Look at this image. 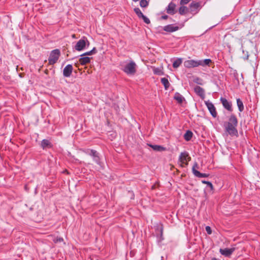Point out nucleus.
Returning a JSON list of instances; mask_svg holds the SVG:
<instances>
[{
  "label": "nucleus",
  "mask_w": 260,
  "mask_h": 260,
  "mask_svg": "<svg viewBox=\"0 0 260 260\" xmlns=\"http://www.w3.org/2000/svg\"><path fill=\"white\" fill-rule=\"evenodd\" d=\"M85 153L90 156L93 160L97 165H101V158L100 153L96 150L93 149H87L85 151Z\"/></svg>",
  "instance_id": "nucleus-1"
},
{
  "label": "nucleus",
  "mask_w": 260,
  "mask_h": 260,
  "mask_svg": "<svg viewBox=\"0 0 260 260\" xmlns=\"http://www.w3.org/2000/svg\"><path fill=\"white\" fill-rule=\"evenodd\" d=\"M136 63L133 60L127 63L123 68V71L128 75H134L136 72Z\"/></svg>",
  "instance_id": "nucleus-2"
},
{
  "label": "nucleus",
  "mask_w": 260,
  "mask_h": 260,
  "mask_svg": "<svg viewBox=\"0 0 260 260\" xmlns=\"http://www.w3.org/2000/svg\"><path fill=\"white\" fill-rule=\"evenodd\" d=\"M60 55V50L58 49L53 50L51 51L48 58L49 64L53 65L57 62Z\"/></svg>",
  "instance_id": "nucleus-3"
},
{
  "label": "nucleus",
  "mask_w": 260,
  "mask_h": 260,
  "mask_svg": "<svg viewBox=\"0 0 260 260\" xmlns=\"http://www.w3.org/2000/svg\"><path fill=\"white\" fill-rule=\"evenodd\" d=\"M86 45L88 47L89 45V42L87 38L84 37L77 42L76 45L74 47V49L77 51H80L85 48Z\"/></svg>",
  "instance_id": "nucleus-4"
},
{
  "label": "nucleus",
  "mask_w": 260,
  "mask_h": 260,
  "mask_svg": "<svg viewBox=\"0 0 260 260\" xmlns=\"http://www.w3.org/2000/svg\"><path fill=\"white\" fill-rule=\"evenodd\" d=\"M224 127L225 132H227L228 134L231 136L237 137L238 136V132L237 129V126L224 122Z\"/></svg>",
  "instance_id": "nucleus-5"
},
{
  "label": "nucleus",
  "mask_w": 260,
  "mask_h": 260,
  "mask_svg": "<svg viewBox=\"0 0 260 260\" xmlns=\"http://www.w3.org/2000/svg\"><path fill=\"white\" fill-rule=\"evenodd\" d=\"M205 104L208 108L210 114L214 118L217 117V113L216 112V108L214 104L209 100L205 101Z\"/></svg>",
  "instance_id": "nucleus-6"
},
{
  "label": "nucleus",
  "mask_w": 260,
  "mask_h": 260,
  "mask_svg": "<svg viewBox=\"0 0 260 260\" xmlns=\"http://www.w3.org/2000/svg\"><path fill=\"white\" fill-rule=\"evenodd\" d=\"M196 168H198V165L197 162H195L192 167V171L193 175L198 178H204V177H208L209 176V174L206 173H202L196 170Z\"/></svg>",
  "instance_id": "nucleus-7"
},
{
  "label": "nucleus",
  "mask_w": 260,
  "mask_h": 260,
  "mask_svg": "<svg viewBox=\"0 0 260 260\" xmlns=\"http://www.w3.org/2000/svg\"><path fill=\"white\" fill-rule=\"evenodd\" d=\"M184 66L186 68H193L198 67L199 66L198 60H185L183 63Z\"/></svg>",
  "instance_id": "nucleus-8"
},
{
  "label": "nucleus",
  "mask_w": 260,
  "mask_h": 260,
  "mask_svg": "<svg viewBox=\"0 0 260 260\" xmlns=\"http://www.w3.org/2000/svg\"><path fill=\"white\" fill-rule=\"evenodd\" d=\"M220 101L221 102L223 107L230 112L233 111L232 104L230 101H228L226 99L224 98H220Z\"/></svg>",
  "instance_id": "nucleus-9"
},
{
  "label": "nucleus",
  "mask_w": 260,
  "mask_h": 260,
  "mask_svg": "<svg viewBox=\"0 0 260 260\" xmlns=\"http://www.w3.org/2000/svg\"><path fill=\"white\" fill-rule=\"evenodd\" d=\"M176 7V4L171 2L169 4L168 6L166 8L167 13L170 15L175 14L177 12Z\"/></svg>",
  "instance_id": "nucleus-10"
},
{
  "label": "nucleus",
  "mask_w": 260,
  "mask_h": 260,
  "mask_svg": "<svg viewBox=\"0 0 260 260\" xmlns=\"http://www.w3.org/2000/svg\"><path fill=\"white\" fill-rule=\"evenodd\" d=\"M156 231H157V233L156 234V237L157 238V242L158 243H160L163 240V228L162 226H158L155 229Z\"/></svg>",
  "instance_id": "nucleus-11"
},
{
  "label": "nucleus",
  "mask_w": 260,
  "mask_h": 260,
  "mask_svg": "<svg viewBox=\"0 0 260 260\" xmlns=\"http://www.w3.org/2000/svg\"><path fill=\"white\" fill-rule=\"evenodd\" d=\"M73 68L72 64H67L63 70V76L64 77H70L72 75Z\"/></svg>",
  "instance_id": "nucleus-12"
},
{
  "label": "nucleus",
  "mask_w": 260,
  "mask_h": 260,
  "mask_svg": "<svg viewBox=\"0 0 260 260\" xmlns=\"http://www.w3.org/2000/svg\"><path fill=\"white\" fill-rule=\"evenodd\" d=\"M235 250V248L233 247L231 248H224V249H220L219 252L220 253L226 256L229 257L233 253V252Z\"/></svg>",
  "instance_id": "nucleus-13"
},
{
  "label": "nucleus",
  "mask_w": 260,
  "mask_h": 260,
  "mask_svg": "<svg viewBox=\"0 0 260 260\" xmlns=\"http://www.w3.org/2000/svg\"><path fill=\"white\" fill-rule=\"evenodd\" d=\"M194 91L202 99H204L205 98V90L202 87H201L199 86H196L194 87Z\"/></svg>",
  "instance_id": "nucleus-14"
},
{
  "label": "nucleus",
  "mask_w": 260,
  "mask_h": 260,
  "mask_svg": "<svg viewBox=\"0 0 260 260\" xmlns=\"http://www.w3.org/2000/svg\"><path fill=\"white\" fill-rule=\"evenodd\" d=\"M179 29V27L178 26H175L173 24L167 25L163 28L164 30L169 32H173L176 31Z\"/></svg>",
  "instance_id": "nucleus-15"
},
{
  "label": "nucleus",
  "mask_w": 260,
  "mask_h": 260,
  "mask_svg": "<svg viewBox=\"0 0 260 260\" xmlns=\"http://www.w3.org/2000/svg\"><path fill=\"white\" fill-rule=\"evenodd\" d=\"M225 122L230 124L234 125V126H238V123L236 116L233 114L230 115L229 118V121Z\"/></svg>",
  "instance_id": "nucleus-16"
},
{
  "label": "nucleus",
  "mask_w": 260,
  "mask_h": 260,
  "mask_svg": "<svg viewBox=\"0 0 260 260\" xmlns=\"http://www.w3.org/2000/svg\"><path fill=\"white\" fill-rule=\"evenodd\" d=\"M225 122L230 124L234 125V126H238V123L236 116L233 114L230 115L229 118V121Z\"/></svg>",
  "instance_id": "nucleus-17"
},
{
  "label": "nucleus",
  "mask_w": 260,
  "mask_h": 260,
  "mask_svg": "<svg viewBox=\"0 0 260 260\" xmlns=\"http://www.w3.org/2000/svg\"><path fill=\"white\" fill-rule=\"evenodd\" d=\"M41 146L44 150L51 148L52 144L49 140L43 139L41 142Z\"/></svg>",
  "instance_id": "nucleus-18"
},
{
  "label": "nucleus",
  "mask_w": 260,
  "mask_h": 260,
  "mask_svg": "<svg viewBox=\"0 0 260 260\" xmlns=\"http://www.w3.org/2000/svg\"><path fill=\"white\" fill-rule=\"evenodd\" d=\"M200 5L199 3L192 2L190 4V11L192 13H198Z\"/></svg>",
  "instance_id": "nucleus-19"
},
{
  "label": "nucleus",
  "mask_w": 260,
  "mask_h": 260,
  "mask_svg": "<svg viewBox=\"0 0 260 260\" xmlns=\"http://www.w3.org/2000/svg\"><path fill=\"white\" fill-rule=\"evenodd\" d=\"M91 58H92L86 56H81L79 60V62L81 65H85L89 63Z\"/></svg>",
  "instance_id": "nucleus-20"
},
{
  "label": "nucleus",
  "mask_w": 260,
  "mask_h": 260,
  "mask_svg": "<svg viewBox=\"0 0 260 260\" xmlns=\"http://www.w3.org/2000/svg\"><path fill=\"white\" fill-rule=\"evenodd\" d=\"M187 159H190V157L188 156V152L184 151L181 152L179 155V159L181 162L184 163L185 161L187 160Z\"/></svg>",
  "instance_id": "nucleus-21"
},
{
  "label": "nucleus",
  "mask_w": 260,
  "mask_h": 260,
  "mask_svg": "<svg viewBox=\"0 0 260 260\" xmlns=\"http://www.w3.org/2000/svg\"><path fill=\"white\" fill-rule=\"evenodd\" d=\"M174 99L179 104L182 103L185 100L184 98L179 92H176L174 94Z\"/></svg>",
  "instance_id": "nucleus-22"
},
{
  "label": "nucleus",
  "mask_w": 260,
  "mask_h": 260,
  "mask_svg": "<svg viewBox=\"0 0 260 260\" xmlns=\"http://www.w3.org/2000/svg\"><path fill=\"white\" fill-rule=\"evenodd\" d=\"M199 66L205 67L206 66H209V64L211 62V60L210 59H205L203 60H198Z\"/></svg>",
  "instance_id": "nucleus-23"
},
{
  "label": "nucleus",
  "mask_w": 260,
  "mask_h": 260,
  "mask_svg": "<svg viewBox=\"0 0 260 260\" xmlns=\"http://www.w3.org/2000/svg\"><path fill=\"white\" fill-rule=\"evenodd\" d=\"M150 147H151L154 150L157 151H162L166 150V148L164 147H162L160 145H150Z\"/></svg>",
  "instance_id": "nucleus-24"
},
{
  "label": "nucleus",
  "mask_w": 260,
  "mask_h": 260,
  "mask_svg": "<svg viewBox=\"0 0 260 260\" xmlns=\"http://www.w3.org/2000/svg\"><path fill=\"white\" fill-rule=\"evenodd\" d=\"M193 133L191 131L188 130L186 131V132L185 133L184 135V139L186 141H189L191 140V138L192 137Z\"/></svg>",
  "instance_id": "nucleus-25"
},
{
  "label": "nucleus",
  "mask_w": 260,
  "mask_h": 260,
  "mask_svg": "<svg viewBox=\"0 0 260 260\" xmlns=\"http://www.w3.org/2000/svg\"><path fill=\"white\" fill-rule=\"evenodd\" d=\"M182 62V58H177L173 62V67L175 69L178 68Z\"/></svg>",
  "instance_id": "nucleus-26"
},
{
  "label": "nucleus",
  "mask_w": 260,
  "mask_h": 260,
  "mask_svg": "<svg viewBox=\"0 0 260 260\" xmlns=\"http://www.w3.org/2000/svg\"><path fill=\"white\" fill-rule=\"evenodd\" d=\"M236 102L239 111L242 112L244 108L243 102L240 99H237Z\"/></svg>",
  "instance_id": "nucleus-27"
},
{
  "label": "nucleus",
  "mask_w": 260,
  "mask_h": 260,
  "mask_svg": "<svg viewBox=\"0 0 260 260\" xmlns=\"http://www.w3.org/2000/svg\"><path fill=\"white\" fill-rule=\"evenodd\" d=\"M161 83L164 86L165 89L166 90H167L170 85V84L168 79H167L166 78H162L161 79Z\"/></svg>",
  "instance_id": "nucleus-28"
},
{
  "label": "nucleus",
  "mask_w": 260,
  "mask_h": 260,
  "mask_svg": "<svg viewBox=\"0 0 260 260\" xmlns=\"http://www.w3.org/2000/svg\"><path fill=\"white\" fill-rule=\"evenodd\" d=\"M202 183L203 184H206V189H209L210 190H213V186L211 182L205 181V180H202Z\"/></svg>",
  "instance_id": "nucleus-29"
},
{
  "label": "nucleus",
  "mask_w": 260,
  "mask_h": 260,
  "mask_svg": "<svg viewBox=\"0 0 260 260\" xmlns=\"http://www.w3.org/2000/svg\"><path fill=\"white\" fill-rule=\"evenodd\" d=\"M241 50H242V53L243 54L242 58L244 60H247L248 59V58H249L248 52L244 50L243 47L242 45L241 46Z\"/></svg>",
  "instance_id": "nucleus-30"
},
{
  "label": "nucleus",
  "mask_w": 260,
  "mask_h": 260,
  "mask_svg": "<svg viewBox=\"0 0 260 260\" xmlns=\"http://www.w3.org/2000/svg\"><path fill=\"white\" fill-rule=\"evenodd\" d=\"M187 11V8L185 6H181L179 9V13L180 15L185 14Z\"/></svg>",
  "instance_id": "nucleus-31"
},
{
  "label": "nucleus",
  "mask_w": 260,
  "mask_h": 260,
  "mask_svg": "<svg viewBox=\"0 0 260 260\" xmlns=\"http://www.w3.org/2000/svg\"><path fill=\"white\" fill-rule=\"evenodd\" d=\"M134 10L139 18H141L144 15L139 8H135Z\"/></svg>",
  "instance_id": "nucleus-32"
},
{
  "label": "nucleus",
  "mask_w": 260,
  "mask_h": 260,
  "mask_svg": "<svg viewBox=\"0 0 260 260\" xmlns=\"http://www.w3.org/2000/svg\"><path fill=\"white\" fill-rule=\"evenodd\" d=\"M193 82L196 83H197L198 85H203V80L199 78V77H196L193 79Z\"/></svg>",
  "instance_id": "nucleus-33"
},
{
  "label": "nucleus",
  "mask_w": 260,
  "mask_h": 260,
  "mask_svg": "<svg viewBox=\"0 0 260 260\" xmlns=\"http://www.w3.org/2000/svg\"><path fill=\"white\" fill-rule=\"evenodd\" d=\"M153 73L154 74L158 75H162L164 74V73L162 72L161 70L158 68H155L153 70Z\"/></svg>",
  "instance_id": "nucleus-34"
},
{
  "label": "nucleus",
  "mask_w": 260,
  "mask_h": 260,
  "mask_svg": "<svg viewBox=\"0 0 260 260\" xmlns=\"http://www.w3.org/2000/svg\"><path fill=\"white\" fill-rule=\"evenodd\" d=\"M148 5V2L146 0H141L140 5L142 8L146 7Z\"/></svg>",
  "instance_id": "nucleus-35"
},
{
  "label": "nucleus",
  "mask_w": 260,
  "mask_h": 260,
  "mask_svg": "<svg viewBox=\"0 0 260 260\" xmlns=\"http://www.w3.org/2000/svg\"><path fill=\"white\" fill-rule=\"evenodd\" d=\"M141 18H142L144 22L146 24H149L150 23L149 19L144 15Z\"/></svg>",
  "instance_id": "nucleus-36"
},
{
  "label": "nucleus",
  "mask_w": 260,
  "mask_h": 260,
  "mask_svg": "<svg viewBox=\"0 0 260 260\" xmlns=\"http://www.w3.org/2000/svg\"><path fill=\"white\" fill-rule=\"evenodd\" d=\"M63 241V238H61V237H56L54 240V242L55 243L61 242H62Z\"/></svg>",
  "instance_id": "nucleus-37"
},
{
  "label": "nucleus",
  "mask_w": 260,
  "mask_h": 260,
  "mask_svg": "<svg viewBox=\"0 0 260 260\" xmlns=\"http://www.w3.org/2000/svg\"><path fill=\"white\" fill-rule=\"evenodd\" d=\"M93 55L92 52L89 51H87V52H86L85 53H84L83 54H81L80 55V56H87V55Z\"/></svg>",
  "instance_id": "nucleus-38"
},
{
  "label": "nucleus",
  "mask_w": 260,
  "mask_h": 260,
  "mask_svg": "<svg viewBox=\"0 0 260 260\" xmlns=\"http://www.w3.org/2000/svg\"><path fill=\"white\" fill-rule=\"evenodd\" d=\"M206 231L208 234H211L212 233L211 229L209 226H207L206 227Z\"/></svg>",
  "instance_id": "nucleus-39"
},
{
  "label": "nucleus",
  "mask_w": 260,
  "mask_h": 260,
  "mask_svg": "<svg viewBox=\"0 0 260 260\" xmlns=\"http://www.w3.org/2000/svg\"><path fill=\"white\" fill-rule=\"evenodd\" d=\"M191 0H181L180 5H183L187 4Z\"/></svg>",
  "instance_id": "nucleus-40"
},
{
  "label": "nucleus",
  "mask_w": 260,
  "mask_h": 260,
  "mask_svg": "<svg viewBox=\"0 0 260 260\" xmlns=\"http://www.w3.org/2000/svg\"><path fill=\"white\" fill-rule=\"evenodd\" d=\"M90 51L92 52V54H95L97 52L96 49L95 47L93 48Z\"/></svg>",
  "instance_id": "nucleus-41"
},
{
  "label": "nucleus",
  "mask_w": 260,
  "mask_h": 260,
  "mask_svg": "<svg viewBox=\"0 0 260 260\" xmlns=\"http://www.w3.org/2000/svg\"><path fill=\"white\" fill-rule=\"evenodd\" d=\"M169 16L167 15H164L161 16V19L166 20L168 18Z\"/></svg>",
  "instance_id": "nucleus-42"
},
{
  "label": "nucleus",
  "mask_w": 260,
  "mask_h": 260,
  "mask_svg": "<svg viewBox=\"0 0 260 260\" xmlns=\"http://www.w3.org/2000/svg\"><path fill=\"white\" fill-rule=\"evenodd\" d=\"M217 24H215L214 25H213L212 26H211L210 27H209L206 31H207L208 30H210L211 29H212V28H213L214 27H215L216 25H217Z\"/></svg>",
  "instance_id": "nucleus-43"
},
{
  "label": "nucleus",
  "mask_w": 260,
  "mask_h": 260,
  "mask_svg": "<svg viewBox=\"0 0 260 260\" xmlns=\"http://www.w3.org/2000/svg\"><path fill=\"white\" fill-rule=\"evenodd\" d=\"M139 0H133V1L135 2H136L137 1H138Z\"/></svg>",
  "instance_id": "nucleus-44"
}]
</instances>
